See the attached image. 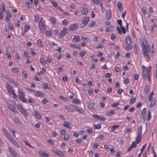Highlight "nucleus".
<instances>
[{"mask_svg": "<svg viewBox=\"0 0 157 157\" xmlns=\"http://www.w3.org/2000/svg\"><path fill=\"white\" fill-rule=\"evenodd\" d=\"M141 47L143 54L144 57L149 56L151 52V49L148 44L147 41L145 40L141 43Z\"/></svg>", "mask_w": 157, "mask_h": 157, "instance_id": "1", "label": "nucleus"}, {"mask_svg": "<svg viewBox=\"0 0 157 157\" xmlns=\"http://www.w3.org/2000/svg\"><path fill=\"white\" fill-rule=\"evenodd\" d=\"M151 69V66H149L147 68L144 65H142V77L143 79L144 80L146 79L147 76L149 75Z\"/></svg>", "mask_w": 157, "mask_h": 157, "instance_id": "2", "label": "nucleus"}, {"mask_svg": "<svg viewBox=\"0 0 157 157\" xmlns=\"http://www.w3.org/2000/svg\"><path fill=\"white\" fill-rule=\"evenodd\" d=\"M43 21L45 22V21L42 19L38 23L39 29L42 34L44 32L45 29V25Z\"/></svg>", "mask_w": 157, "mask_h": 157, "instance_id": "3", "label": "nucleus"}, {"mask_svg": "<svg viewBox=\"0 0 157 157\" xmlns=\"http://www.w3.org/2000/svg\"><path fill=\"white\" fill-rule=\"evenodd\" d=\"M90 20V18L89 17H86L84 18L82 20V23L81 24V27L83 28L88 23Z\"/></svg>", "mask_w": 157, "mask_h": 157, "instance_id": "4", "label": "nucleus"}, {"mask_svg": "<svg viewBox=\"0 0 157 157\" xmlns=\"http://www.w3.org/2000/svg\"><path fill=\"white\" fill-rule=\"evenodd\" d=\"M72 106H75L73 105H71L70 106L68 105H65L64 108L65 109L69 112H73L75 111V107Z\"/></svg>", "mask_w": 157, "mask_h": 157, "instance_id": "5", "label": "nucleus"}, {"mask_svg": "<svg viewBox=\"0 0 157 157\" xmlns=\"http://www.w3.org/2000/svg\"><path fill=\"white\" fill-rule=\"evenodd\" d=\"M9 151L10 153V155L13 157H18V155L16 153L15 150L9 147Z\"/></svg>", "mask_w": 157, "mask_h": 157, "instance_id": "6", "label": "nucleus"}, {"mask_svg": "<svg viewBox=\"0 0 157 157\" xmlns=\"http://www.w3.org/2000/svg\"><path fill=\"white\" fill-rule=\"evenodd\" d=\"M20 100L24 103H27V100L25 96V92L20 91Z\"/></svg>", "mask_w": 157, "mask_h": 157, "instance_id": "7", "label": "nucleus"}, {"mask_svg": "<svg viewBox=\"0 0 157 157\" xmlns=\"http://www.w3.org/2000/svg\"><path fill=\"white\" fill-rule=\"evenodd\" d=\"M68 31L67 29L65 27L63 28V29L59 33V36L63 37L65 35L67 34Z\"/></svg>", "mask_w": 157, "mask_h": 157, "instance_id": "8", "label": "nucleus"}, {"mask_svg": "<svg viewBox=\"0 0 157 157\" xmlns=\"http://www.w3.org/2000/svg\"><path fill=\"white\" fill-rule=\"evenodd\" d=\"M5 85L8 92L11 94L13 95L14 93L13 91L11 86L8 83H6Z\"/></svg>", "mask_w": 157, "mask_h": 157, "instance_id": "9", "label": "nucleus"}, {"mask_svg": "<svg viewBox=\"0 0 157 157\" xmlns=\"http://www.w3.org/2000/svg\"><path fill=\"white\" fill-rule=\"evenodd\" d=\"M121 29V30L119 27L118 26H117V30L118 33L120 34H121L122 33H126V30L123 27L121 26L120 27Z\"/></svg>", "mask_w": 157, "mask_h": 157, "instance_id": "10", "label": "nucleus"}, {"mask_svg": "<svg viewBox=\"0 0 157 157\" xmlns=\"http://www.w3.org/2000/svg\"><path fill=\"white\" fill-rule=\"evenodd\" d=\"M53 152L56 154L58 156H64L65 154L63 152L61 151L60 150H53Z\"/></svg>", "mask_w": 157, "mask_h": 157, "instance_id": "11", "label": "nucleus"}, {"mask_svg": "<svg viewBox=\"0 0 157 157\" xmlns=\"http://www.w3.org/2000/svg\"><path fill=\"white\" fill-rule=\"evenodd\" d=\"M52 1L53 6L56 7L58 10H60L62 12L64 11L59 6H58L57 3L56 2L54 1Z\"/></svg>", "mask_w": 157, "mask_h": 157, "instance_id": "12", "label": "nucleus"}, {"mask_svg": "<svg viewBox=\"0 0 157 157\" xmlns=\"http://www.w3.org/2000/svg\"><path fill=\"white\" fill-rule=\"evenodd\" d=\"M149 101L150 102V107L151 108H154L156 103V99L155 98H154L152 100L150 101Z\"/></svg>", "mask_w": 157, "mask_h": 157, "instance_id": "13", "label": "nucleus"}, {"mask_svg": "<svg viewBox=\"0 0 157 157\" xmlns=\"http://www.w3.org/2000/svg\"><path fill=\"white\" fill-rule=\"evenodd\" d=\"M111 10H108L106 13L105 17L106 19L108 20H109L110 19L111 17Z\"/></svg>", "mask_w": 157, "mask_h": 157, "instance_id": "14", "label": "nucleus"}, {"mask_svg": "<svg viewBox=\"0 0 157 157\" xmlns=\"http://www.w3.org/2000/svg\"><path fill=\"white\" fill-rule=\"evenodd\" d=\"M126 43L127 44H130L132 43V40L131 37L128 36L125 39Z\"/></svg>", "mask_w": 157, "mask_h": 157, "instance_id": "15", "label": "nucleus"}, {"mask_svg": "<svg viewBox=\"0 0 157 157\" xmlns=\"http://www.w3.org/2000/svg\"><path fill=\"white\" fill-rule=\"evenodd\" d=\"M12 17V15L11 13L10 12H7L6 16L5 18V20L7 22H10L9 21L10 20V18Z\"/></svg>", "mask_w": 157, "mask_h": 157, "instance_id": "16", "label": "nucleus"}, {"mask_svg": "<svg viewBox=\"0 0 157 157\" xmlns=\"http://www.w3.org/2000/svg\"><path fill=\"white\" fill-rule=\"evenodd\" d=\"M7 139L13 144L16 146H17V143L15 141V140L12 137V136H10Z\"/></svg>", "mask_w": 157, "mask_h": 157, "instance_id": "17", "label": "nucleus"}, {"mask_svg": "<svg viewBox=\"0 0 157 157\" xmlns=\"http://www.w3.org/2000/svg\"><path fill=\"white\" fill-rule=\"evenodd\" d=\"M78 27V25L77 24H74L71 25L70 29L72 31L75 30L77 29Z\"/></svg>", "mask_w": 157, "mask_h": 157, "instance_id": "18", "label": "nucleus"}, {"mask_svg": "<svg viewBox=\"0 0 157 157\" xmlns=\"http://www.w3.org/2000/svg\"><path fill=\"white\" fill-rule=\"evenodd\" d=\"M30 29V27L27 25H25L24 26V31H22L21 34L24 35L25 34V32H27Z\"/></svg>", "mask_w": 157, "mask_h": 157, "instance_id": "19", "label": "nucleus"}, {"mask_svg": "<svg viewBox=\"0 0 157 157\" xmlns=\"http://www.w3.org/2000/svg\"><path fill=\"white\" fill-rule=\"evenodd\" d=\"M63 125V126L70 129H71L72 127L71 124L68 122H64Z\"/></svg>", "mask_w": 157, "mask_h": 157, "instance_id": "20", "label": "nucleus"}, {"mask_svg": "<svg viewBox=\"0 0 157 157\" xmlns=\"http://www.w3.org/2000/svg\"><path fill=\"white\" fill-rule=\"evenodd\" d=\"M39 154L42 157H48L49 156V155L48 154L41 151H39Z\"/></svg>", "mask_w": 157, "mask_h": 157, "instance_id": "21", "label": "nucleus"}, {"mask_svg": "<svg viewBox=\"0 0 157 157\" xmlns=\"http://www.w3.org/2000/svg\"><path fill=\"white\" fill-rule=\"evenodd\" d=\"M142 139V135H138L136 136L135 141L137 144H139L141 141Z\"/></svg>", "mask_w": 157, "mask_h": 157, "instance_id": "22", "label": "nucleus"}, {"mask_svg": "<svg viewBox=\"0 0 157 157\" xmlns=\"http://www.w3.org/2000/svg\"><path fill=\"white\" fill-rule=\"evenodd\" d=\"M20 112L22 114H24L26 117H28V113L21 106Z\"/></svg>", "mask_w": 157, "mask_h": 157, "instance_id": "23", "label": "nucleus"}, {"mask_svg": "<svg viewBox=\"0 0 157 157\" xmlns=\"http://www.w3.org/2000/svg\"><path fill=\"white\" fill-rule=\"evenodd\" d=\"M73 106L75 107V110H76L77 112H78L80 113H84V111L82 109L79 108L77 106Z\"/></svg>", "mask_w": 157, "mask_h": 157, "instance_id": "24", "label": "nucleus"}, {"mask_svg": "<svg viewBox=\"0 0 157 157\" xmlns=\"http://www.w3.org/2000/svg\"><path fill=\"white\" fill-rule=\"evenodd\" d=\"M35 115L36 116V118L39 119H41L42 118L40 115L39 112L35 110L34 112Z\"/></svg>", "mask_w": 157, "mask_h": 157, "instance_id": "25", "label": "nucleus"}, {"mask_svg": "<svg viewBox=\"0 0 157 157\" xmlns=\"http://www.w3.org/2000/svg\"><path fill=\"white\" fill-rule=\"evenodd\" d=\"M37 44L39 47L41 48H43L44 47V44H43L42 40L41 39H38L37 41Z\"/></svg>", "mask_w": 157, "mask_h": 157, "instance_id": "26", "label": "nucleus"}, {"mask_svg": "<svg viewBox=\"0 0 157 157\" xmlns=\"http://www.w3.org/2000/svg\"><path fill=\"white\" fill-rule=\"evenodd\" d=\"M117 6L118 7V10L121 12L122 11L123 7L121 3L120 2H118L117 3Z\"/></svg>", "mask_w": 157, "mask_h": 157, "instance_id": "27", "label": "nucleus"}, {"mask_svg": "<svg viewBox=\"0 0 157 157\" xmlns=\"http://www.w3.org/2000/svg\"><path fill=\"white\" fill-rule=\"evenodd\" d=\"M72 102L75 104L78 105L81 102V100L77 98H75L73 99Z\"/></svg>", "mask_w": 157, "mask_h": 157, "instance_id": "28", "label": "nucleus"}, {"mask_svg": "<svg viewBox=\"0 0 157 157\" xmlns=\"http://www.w3.org/2000/svg\"><path fill=\"white\" fill-rule=\"evenodd\" d=\"M115 113V111L114 110H111L107 112L106 114L108 116H111Z\"/></svg>", "mask_w": 157, "mask_h": 157, "instance_id": "29", "label": "nucleus"}, {"mask_svg": "<svg viewBox=\"0 0 157 157\" xmlns=\"http://www.w3.org/2000/svg\"><path fill=\"white\" fill-rule=\"evenodd\" d=\"M95 105V104L94 103L90 102V103L87 105L88 108L89 109H92L94 108Z\"/></svg>", "mask_w": 157, "mask_h": 157, "instance_id": "30", "label": "nucleus"}, {"mask_svg": "<svg viewBox=\"0 0 157 157\" xmlns=\"http://www.w3.org/2000/svg\"><path fill=\"white\" fill-rule=\"evenodd\" d=\"M94 3L96 4H98L99 6H100L101 9H102V5L101 1H93Z\"/></svg>", "mask_w": 157, "mask_h": 157, "instance_id": "31", "label": "nucleus"}, {"mask_svg": "<svg viewBox=\"0 0 157 157\" xmlns=\"http://www.w3.org/2000/svg\"><path fill=\"white\" fill-rule=\"evenodd\" d=\"M94 127L95 129H100L101 128V124L100 123H99L97 124H94Z\"/></svg>", "mask_w": 157, "mask_h": 157, "instance_id": "32", "label": "nucleus"}, {"mask_svg": "<svg viewBox=\"0 0 157 157\" xmlns=\"http://www.w3.org/2000/svg\"><path fill=\"white\" fill-rule=\"evenodd\" d=\"M35 95L37 97H42L43 96V94L41 92L36 91L35 94Z\"/></svg>", "mask_w": 157, "mask_h": 157, "instance_id": "33", "label": "nucleus"}, {"mask_svg": "<svg viewBox=\"0 0 157 157\" xmlns=\"http://www.w3.org/2000/svg\"><path fill=\"white\" fill-rule=\"evenodd\" d=\"M73 40L76 42H78L80 40V38L78 36H75L73 39Z\"/></svg>", "mask_w": 157, "mask_h": 157, "instance_id": "34", "label": "nucleus"}, {"mask_svg": "<svg viewBox=\"0 0 157 157\" xmlns=\"http://www.w3.org/2000/svg\"><path fill=\"white\" fill-rule=\"evenodd\" d=\"M154 94V91H152L150 93L148 98V100L149 101H151L153 99V96Z\"/></svg>", "mask_w": 157, "mask_h": 157, "instance_id": "35", "label": "nucleus"}, {"mask_svg": "<svg viewBox=\"0 0 157 157\" xmlns=\"http://www.w3.org/2000/svg\"><path fill=\"white\" fill-rule=\"evenodd\" d=\"M146 112V109L145 108H144L141 112V115L142 116V117H143V118H144Z\"/></svg>", "mask_w": 157, "mask_h": 157, "instance_id": "36", "label": "nucleus"}, {"mask_svg": "<svg viewBox=\"0 0 157 157\" xmlns=\"http://www.w3.org/2000/svg\"><path fill=\"white\" fill-rule=\"evenodd\" d=\"M142 125H140L138 129V135H142Z\"/></svg>", "mask_w": 157, "mask_h": 157, "instance_id": "37", "label": "nucleus"}, {"mask_svg": "<svg viewBox=\"0 0 157 157\" xmlns=\"http://www.w3.org/2000/svg\"><path fill=\"white\" fill-rule=\"evenodd\" d=\"M119 127V125H115L111 127V131L113 132L117 128Z\"/></svg>", "mask_w": 157, "mask_h": 157, "instance_id": "38", "label": "nucleus"}, {"mask_svg": "<svg viewBox=\"0 0 157 157\" xmlns=\"http://www.w3.org/2000/svg\"><path fill=\"white\" fill-rule=\"evenodd\" d=\"M86 51H82L79 52V55L82 58L86 54Z\"/></svg>", "mask_w": 157, "mask_h": 157, "instance_id": "39", "label": "nucleus"}, {"mask_svg": "<svg viewBox=\"0 0 157 157\" xmlns=\"http://www.w3.org/2000/svg\"><path fill=\"white\" fill-rule=\"evenodd\" d=\"M40 61L41 63L43 65H46V61L43 58L41 57L40 59Z\"/></svg>", "mask_w": 157, "mask_h": 157, "instance_id": "40", "label": "nucleus"}, {"mask_svg": "<svg viewBox=\"0 0 157 157\" xmlns=\"http://www.w3.org/2000/svg\"><path fill=\"white\" fill-rule=\"evenodd\" d=\"M12 71L15 73H17L19 71V68L17 67L14 68L12 69Z\"/></svg>", "mask_w": 157, "mask_h": 157, "instance_id": "41", "label": "nucleus"}, {"mask_svg": "<svg viewBox=\"0 0 157 157\" xmlns=\"http://www.w3.org/2000/svg\"><path fill=\"white\" fill-rule=\"evenodd\" d=\"M113 29V26H110L109 27H107L106 28V31L107 32H109L112 31Z\"/></svg>", "mask_w": 157, "mask_h": 157, "instance_id": "42", "label": "nucleus"}, {"mask_svg": "<svg viewBox=\"0 0 157 157\" xmlns=\"http://www.w3.org/2000/svg\"><path fill=\"white\" fill-rule=\"evenodd\" d=\"M49 20L53 24H56V19L52 17L50 18Z\"/></svg>", "mask_w": 157, "mask_h": 157, "instance_id": "43", "label": "nucleus"}, {"mask_svg": "<svg viewBox=\"0 0 157 157\" xmlns=\"http://www.w3.org/2000/svg\"><path fill=\"white\" fill-rule=\"evenodd\" d=\"M88 11L87 8L83 9L82 11V13L84 15H86L88 13Z\"/></svg>", "mask_w": 157, "mask_h": 157, "instance_id": "44", "label": "nucleus"}, {"mask_svg": "<svg viewBox=\"0 0 157 157\" xmlns=\"http://www.w3.org/2000/svg\"><path fill=\"white\" fill-rule=\"evenodd\" d=\"M40 17L38 15H35L34 16V20L36 22H37L40 20Z\"/></svg>", "mask_w": 157, "mask_h": 157, "instance_id": "45", "label": "nucleus"}, {"mask_svg": "<svg viewBox=\"0 0 157 157\" xmlns=\"http://www.w3.org/2000/svg\"><path fill=\"white\" fill-rule=\"evenodd\" d=\"M136 101V98H134V97H132L130 99V101L129 102V104H132L133 103Z\"/></svg>", "mask_w": 157, "mask_h": 157, "instance_id": "46", "label": "nucleus"}, {"mask_svg": "<svg viewBox=\"0 0 157 157\" xmlns=\"http://www.w3.org/2000/svg\"><path fill=\"white\" fill-rule=\"evenodd\" d=\"M149 88L148 86H145L144 88V92L146 93H147L149 92Z\"/></svg>", "mask_w": 157, "mask_h": 157, "instance_id": "47", "label": "nucleus"}, {"mask_svg": "<svg viewBox=\"0 0 157 157\" xmlns=\"http://www.w3.org/2000/svg\"><path fill=\"white\" fill-rule=\"evenodd\" d=\"M22 73L24 76V78L26 79L28 77L27 72L26 71H22Z\"/></svg>", "mask_w": 157, "mask_h": 157, "instance_id": "48", "label": "nucleus"}, {"mask_svg": "<svg viewBox=\"0 0 157 157\" xmlns=\"http://www.w3.org/2000/svg\"><path fill=\"white\" fill-rule=\"evenodd\" d=\"M62 24L63 25H67L69 24V21L67 19H64L62 21Z\"/></svg>", "mask_w": 157, "mask_h": 157, "instance_id": "49", "label": "nucleus"}, {"mask_svg": "<svg viewBox=\"0 0 157 157\" xmlns=\"http://www.w3.org/2000/svg\"><path fill=\"white\" fill-rule=\"evenodd\" d=\"M26 6L29 8H31L32 7V5L30 3L29 1H28L26 2Z\"/></svg>", "mask_w": 157, "mask_h": 157, "instance_id": "50", "label": "nucleus"}, {"mask_svg": "<svg viewBox=\"0 0 157 157\" xmlns=\"http://www.w3.org/2000/svg\"><path fill=\"white\" fill-rule=\"evenodd\" d=\"M45 34L47 36H50L52 34V31L50 30H47Z\"/></svg>", "mask_w": 157, "mask_h": 157, "instance_id": "51", "label": "nucleus"}, {"mask_svg": "<svg viewBox=\"0 0 157 157\" xmlns=\"http://www.w3.org/2000/svg\"><path fill=\"white\" fill-rule=\"evenodd\" d=\"M70 46L71 47H74L76 49H78L79 50H80L81 49V48L80 47L77 45L76 44H74L73 45H70Z\"/></svg>", "mask_w": 157, "mask_h": 157, "instance_id": "52", "label": "nucleus"}, {"mask_svg": "<svg viewBox=\"0 0 157 157\" xmlns=\"http://www.w3.org/2000/svg\"><path fill=\"white\" fill-rule=\"evenodd\" d=\"M24 142L26 145L29 146L30 147L32 148V149H33L34 147L33 146H31L29 142L28 141H25Z\"/></svg>", "mask_w": 157, "mask_h": 157, "instance_id": "53", "label": "nucleus"}, {"mask_svg": "<svg viewBox=\"0 0 157 157\" xmlns=\"http://www.w3.org/2000/svg\"><path fill=\"white\" fill-rule=\"evenodd\" d=\"M151 114L150 112L149 111H147V120L150 121L151 118Z\"/></svg>", "mask_w": 157, "mask_h": 157, "instance_id": "54", "label": "nucleus"}, {"mask_svg": "<svg viewBox=\"0 0 157 157\" xmlns=\"http://www.w3.org/2000/svg\"><path fill=\"white\" fill-rule=\"evenodd\" d=\"M141 11L144 15H145L147 13V10L144 7L142 8Z\"/></svg>", "mask_w": 157, "mask_h": 157, "instance_id": "55", "label": "nucleus"}, {"mask_svg": "<svg viewBox=\"0 0 157 157\" xmlns=\"http://www.w3.org/2000/svg\"><path fill=\"white\" fill-rule=\"evenodd\" d=\"M137 144H137L136 142L134 141L132 143L131 146L133 148H134L136 147Z\"/></svg>", "mask_w": 157, "mask_h": 157, "instance_id": "56", "label": "nucleus"}, {"mask_svg": "<svg viewBox=\"0 0 157 157\" xmlns=\"http://www.w3.org/2000/svg\"><path fill=\"white\" fill-rule=\"evenodd\" d=\"M86 132L89 133H91L93 132V129L91 128H87L86 130Z\"/></svg>", "mask_w": 157, "mask_h": 157, "instance_id": "57", "label": "nucleus"}, {"mask_svg": "<svg viewBox=\"0 0 157 157\" xmlns=\"http://www.w3.org/2000/svg\"><path fill=\"white\" fill-rule=\"evenodd\" d=\"M8 27L9 28L10 30L13 31L14 30V28L13 26H11V23L10 22L9 23V25H8Z\"/></svg>", "mask_w": 157, "mask_h": 157, "instance_id": "58", "label": "nucleus"}, {"mask_svg": "<svg viewBox=\"0 0 157 157\" xmlns=\"http://www.w3.org/2000/svg\"><path fill=\"white\" fill-rule=\"evenodd\" d=\"M82 141V139L81 138L77 139L75 140V142L78 144H80L81 143Z\"/></svg>", "mask_w": 157, "mask_h": 157, "instance_id": "59", "label": "nucleus"}, {"mask_svg": "<svg viewBox=\"0 0 157 157\" xmlns=\"http://www.w3.org/2000/svg\"><path fill=\"white\" fill-rule=\"evenodd\" d=\"M70 138V136L68 134H65L64 136V139L65 140H67Z\"/></svg>", "mask_w": 157, "mask_h": 157, "instance_id": "60", "label": "nucleus"}, {"mask_svg": "<svg viewBox=\"0 0 157 157\" xmlns=\"http://www.w3.org/2000/svg\"><path fill=\"white\" fill-rule=\"evenodd\" d=\"M28 102L29 103L33 104L34 103V100L32 98H30L28 100Z\"/></svg>", "mask_w": 157, "mask_h": 157, "instance_id": "61", "label": "nucleus"}, {"mask_svg": "<svg viewBox=\"0 0 157 157\" xmlns=\"http://www.w3.org/2000/svg\"><path fill=\"white\" fill-rule=\"evenodd\" d=\"M7 105L8 107L11 110L13 108V109L14 107L10 103H8Z\"/></svg>", "mask_w": 157, "mask_h": 157, "instance_id": "62", "label": "nucleus"}, {"mask_svg": "<svg viewBox=\"0 0 157 157\" xmlns=\"http://www.w3.org/2000/svg\"><path fill=\"white\" fill-rule=\"evenodd\" d=\"M120 67H116L115 68V71L117 72H118L120 71Z\"/></svg>", "mask_w": 157, "mask_h": 157, "instance_id": "63", "label": "nucleus"}, {"mask_svg": "<svg viewBox=\"0 0 157 157\" xmlns=\"http://www.w3.org/2000/svg\"><path fill=\"white\" fill-rule=\"evenodd\" d=\"M121 152L120 151H118L116 153L115 157H121Z\"/></svg>", "mask_w": 157, "mask_h": 157, "instance_id": "64", "label": "nucleus"}]
</instances>
